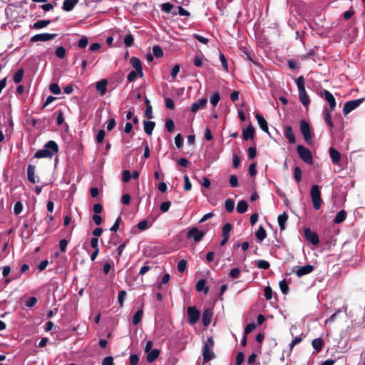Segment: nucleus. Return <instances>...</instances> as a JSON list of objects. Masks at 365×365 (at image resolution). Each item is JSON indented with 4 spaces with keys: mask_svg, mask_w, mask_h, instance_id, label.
I'll return each instance as SVG.
<instances>
[{
    "mask_svg": "<svg viewBox=\"0 0 365 365\" xmlns=\"http://www.w3.org/2000/svg\"><path fill=\"white\" fill-rule=\"evenodd\" d=\"M229 182L232 187H237L239 185L238 178L235 175L230 176Z\"/></svg>",
    "mask_w": 365,
    "mask_h": 365,
    "instance_id": "obj_45",
    "label": "nucleus"
},
{
    "mask_svg": "<svg viewBox=\"0 0 365 365\" xmlns=\"http://www.w3.org/2000/svg\"><path fill=\"white\" fill-rule=\"evenodd\" d=\"M57 36V34H38L33 36L30 41L31 42H37V41H51Z\"/></svg>",
    "mask_w": 365,
    "mask_h": 365,
    "instance_id": "obj_9",
    "label": "nucleus"
},
{
    "mask_svg": "<svg viewBox=\"0 0 365 365\" xmlns=\"http://www.w3.org/2000/svg\"><path fill=\"white\" fill-rule=\"evenodd\" d=\"M105 135H106V132H105L104 130H98V133L96 135V141L98 143H102L103 141V140H104Z\"/></svg>",
    "mask_w": 365,
    "mask_h": 365,
    "instance_id": "obj_57",
    "label": "nucleus"
},
{
    "mask_svg": "<svg viewBox=\"0 0 365 365\" xmlns=\"http://www.w3.org/2000/svg\"><path fill=\"white\" fill-rule=\"evenodd\" d=\"M288 216L286 214V212H284L282 215H279L277 218V221L279 223V226L280 227L281 230H283L285 229V223L287 220Z\"/></svg>",
    "mask_w": 365,
    "mask_h": 365,
    "instance_id": "obj_28",
    "label": "nucleus"
},
{
    "mask_svg": "<svg viewBox=\"0 0 365 365\" xmlns=\"http://www.w3.org/2000/svg\"><path fill=\"white\" fill-rule=\"evenodd\" d=\"M131 66L137 71L138 76L142 77L143 76L142 63L140 59L137 57L133 56L130 60Z\"/></svg>",
    "mask_w": 365,
    "mask_h": 365,
    "instance_id": "obj_12",
    "label": "nucleus"
},
{
    "mask_svg": "<svg viewBox=\"0 0 365 365\" xmlns=\"http://www.w3.org/2000/svg\"><path fill=\"white\" fill-rule=\"evenodd\" d=\"M56 56L59 58H63L66 56V49L63 46H58L55 52Z\"/></svg>",
    "mask_w": 365,
    "mask_h": 365,
    "instance_id": "obj_46",
    "label": "nucleus"
},
{
    "mask_svg": "<svg viewBox=\"0 0 365 365\" xmlns=\"http://www.w3.org/2000/svg\"><path fill=\"white\" fill-rule=\"evenodd\" d=\"M225 208L228 212H232L235 208V201L232 199H227L225 202Z\"/></svg>",
    "mask_w": 365,
    "mask_h": 365,
    "instance_id": "obj_37",
    "label": "nucleus"
},
{
    "mask_svg": "<svg viewBox=\"0 0 365 365\" xmlns=\"http://www.w3.org/2000/svg\"><path fill=\"white\" fill-rule=\"evenodd\" d=\"M196 289L199 292L203 291L205 294H207L209 291L208 287L206 286L205 279H200L196 284Z\"/></svg>",
    "mask_w": 365,
    "mask_h": 365,
    "instance_id": "obj_27",
    "label": "nucleus"
},
{
    "mask_svg": "<svg viewBox=\"0 0 365 365\" xmlns=\"http://www.w3.org/2000/svg\"><path fill=\"white\" fill-rule=\"evenodd\" d=\"M207 101L206 98H200L197 102L191 105L190 110L192 113H196L200 108H204L207 105Z\"/></svg>",
    "mask_w": 365,
    "mask_h": 365,
    "instance_id": "obj_14",
    "label": "nucleus"
},
{
    "mask_svg": "<svg viewBox=\"0 0 365 365\" xmlns=\"http://www.w3.org/2000/svg\"><path fill=\"white\" fill-rule=\"evenodd\" d=\"M122 222V219L120 217H118L116 220H115V222H114V224L113 225V226L110 227V231L111 232H117L118 230L119 229V226H120V222Z\"/></svg>",
    "mask_w": 365,
    "mask_h": 365,
    "instance_id": "obj_56",
    "label": "nucleus"
},
{
    "mask_svg": "<svg viewBox=\"0 0 365 365\" xmlns=\"http://www.w3.org/2000/svg\"><path fill=\"white\" fill-rule=\"evenodd\" d=\"M284 135L287 138L289 143L290 144L295 143V136L292 133V127L291 126H287L284 128Z\"/></svg>",
    "mask_w": 365,
    "mask_h": 365,
    "instance_id": "obj_24",
    "label": "nucleus"
},
{
    "mask_svg": "<svg viewBox=\"0 0 365 365\" xmlns=\"http://www.w3.org/2000/svg\"><path fill=\"white\" fill-rule=\"evenodd\" d=\"M24 71L23 68L19 69L14 75L13 79L16 83H20L24 77Z\"/></svg>",
    "mask_w": 365,
    "mask_h": 365,
    "instance_id": "obj_36",
    "label": "nucleus"
},
{
    "mask_svg": "<svg viewBox=\"0 0 365 365\" xmlns=\"http://www.w3.org/2000/svg\"><path fill=\"white\" fill-rule=\"evenodd\" d=\"M324 118L325 122L328 125V126L331 128H333L334 125L331 121V113H330V111L327 108H326L324 110Z\"/></svg>",
    "mask_w": 365,
    "mask_h": 365,
    "instance_id": "obj_38",
    "label": "nucleus"
},
{
    "mask_svg": "<svg viewBox=\"0 0 365 365\" xmlns=\"http://www.w3.org/2000/svg\"><path fill=\"white\" fill-rule=\"evenodd\" d=\"M38 300L35 297H31L26 300L25 304L28 307H33L36 304Z\"/></svg>",
    "mask_w": 365,
    "mask_h": 365,
    "instance_id": "obj_53",
    "label": "nucleus"
},
{
    "mask_svg": "<svg viewBox=\"0 0 365 365\" xmlns=\"http://www.w3.org/2000/svg\"><path fill=\"white\" fill-rule=\"evenodd\" d=\"M264 297L267 300H269L272 297V290L270 287H266L264 289Z\"/></svg>",
    "mask_w": 365,
    "mask_h": 365,
    "instance_id": "obj_61",
    "label": "nucleus"
},
{
    "mask_svg": "<svg viewBox=\"0 0 365 365\" xmlns=\"http://www.w3.org/2000/svg\"><path fill=\"white\" fill-rule=\"evenodd\" d=\"M220 100V96L218 93H213L210 97V103L213 106H216Z\"/></svg>",
    "mask_w": 365,
    "mask_h": 365,
    "instance_id": "obj_42",
    "label": "nucleus"
},
{
    "mask_svg": "<svg viewBox=\"0 0 365 365\" xmlns=\"http://www.w3.org/2000/svg\"><path fill=\"white\" fill-rule=\"evenodd\" d=\"M88 43V38L86 36L81 37V38L78 41V46L81 48H84L87 46Z\"/></svg>",
    "mask_w": 365,
    "mask_h": 365,
    "instance_id": "obj_59",
    "label": "nucleus"
},
{
    "mask_svg": "<svg viewBox=\"0 0 365 365\" xmlns=\"http://www.w3.org/2000/svg\"><path fill=\"white\" fill-rule=\"evenodd\" d=\"M146 353H147L146 359H147L148 362H149V363L153 362L160 356V350L156 349H153L152 351H149V352H146Z\"/></svg>",
    "mask_w": 365,
    "mask_h": 365,
    "instance_id": "obj_20",
    "label": "nucleus"
},
{
    "mask_svg": "<svg viewBox=\"0 0 365 365\" xmlns=\"http://www.w3.org/2000/svg\"><path fill=\"white\" fill-rule=\"evenodd\" d=\"M297 153L300 158L307 163H312V155L309 149L303 145H298L297 148Z\"/></svg>",
    "mask_w": 365,
    "mask_h": 365,
    "instance_id": "obj_5",
    "label": "nucleus"
},
{
    "mask_svg": "<svg viewBox=\"0 0 365 365\" xmlns=\"http://www.w3.org/2000/svg\"><path fill=\"white\" fill-rule=\"evenodd\" d=\"M133 41H134V38H133V35L129 34L126 35L124 38V44L126 46L130 47L133 44Z\"/></svg>",
    "mask_w": 365,
    "mask_h": 365,
    "instance_id": "obj_49",
    "label": "nucleus"
},
{
    "mask_svg": "<svg viewBox=\"0 0 365 365\" xmlns=\"http://www.w3.org/2000/svg\"><path fill=\"white\" fill-rule=\"evenodd\" d=\"M312 346L317 351H320L324 346L323 341L320 338L314 339L312 341Z\"/></svg>",
    "mask_w": 365,
    "mask_h": 365,
    "instance_id": "obj_35",
    "label": "nucleus"
},
{
    "mask_svg": "<svg viewBox=\"0 0 365 365\" xmlns=\"http://www.w3.org/2000/svg\"><path fill=\"white\" fill-rule=\"evenodd\" d=\"M295 83L297 84L298 92H299V97L300 102L302 104L307 107L310 103V99L309 97L306 92L305 90V85H304V78L303 76H299L295 80Z\"/></svg>",
    "mask_w": 365,
    "mask_h": 365,
    "instance_id": "obj_2",
    "label": "nucleus"
},
{
    "mask_svg": "<svg viewBox=\"0 0 365 365\" xmlns=\"http://www.w3.org/2000/svg\"><path fill=\"white\" fill-rule=\"evenodd\" d=\"M255 235L259 242H261L266 238L267 233L262 226H260L259 227V229L257 230V231L255 233Z\"/></svg>",
    "mask_w": 365,
    "mask_h": 365,
    "instance_id": "obj_29",
    "label": "nucleus"
},
{
    "mask_svg": "<svg viewBox=\"0 0 365 365\" xmlns=\"http://www.w3.org/2000/svg\"><path fill=\"white\" fill-rule=\"evenodd\" d=\"M232 225L230 223H226L222 227V237H230L229 234L230 231L232 230Z\"/></svg>",
    "mask_w": 365,
    "mask_h": 365,
    "instance_id": "obj_41",
    "label": "nucleus"
},
{
    "mask_svg": "<svg viewBox=\"0 0 365 365\" xmlns=\"http://www.w3.org/2000/svg\"><path fill=\"white\" fill-rule=\"evenodd\" d=\"M255 130L252 125H248L246 129L242 131L243 138L246 140L254 138Z\"/></svg>",
    "mask_w": 365,
    "mask_h": 365,
    "instance_id": "obj_23",
    "label": "nucleus"
},
{
    "mask_svg": "<svg viewBox=\"0 0 365 365\" xmlns=\"http://www.w3.org/2000/svg\"><path fill=\"white\" fill-rule=\"evenodd\" d=\"M68 243V242L66 239H63L60 241L59 248L62 252H65L66 251Z\"/></svg>",
    "mask_w": 365,
    "mask_h": 365,
    "instance_id": "obj_60",
    "label": "nucleus"
},
{
    "mask_svg": "<svg viewBox=\"0 0 365 365\" xmlns=\"http://www.w3.org/2000/svg\"><path fill=\"white\" fill-rule=\"evenodd\" d=\"M306 239L312 244L316 245L319 244V240L317 233L312 232L310 228H306L304 230Z\"/></svg>",
    "mask_w": 365,
    "mask_h": 365,
    "instance_id": "obj_11",
    "label": "nucleus"
},
{
    "mask_svg": "<svg viewBox=\"0 0 365 365\" xmlns=\"http://www.w3.org/2000/svg\"><path fill=\"white\" fill-rule=\"evenodd\" d=\"M175 143L178 148H181L183 145V140L182 137L180 134H178L175 137Z\"/></svg>",
    "mask_w": 365,
    "mask_h": 365,
    "instance_id": "obj_54",
    "label": "nucleus"
},
{
    "mask_svg": "<svg viewBox=\"0 0 365 365\" xmlns=\"http://www.w3.org/2000/svg\"><path fill=\"white\" fill-rule=\"evenodd\" d=\"M175 10L177 11V14H178L180 16H190V13L187 10L184 9L182 6H178Z\"/></svg>",
    "mask_w": 365,
    "mask_h": 365,
    "instance_id": "obj_62",
    "label": "nucleus"
},
{
    "mask_svg": "<svg viewBox=\"0 0 365 365\" xmlns=\"http://www.w3.org/2000/svg\"><path fill=\"white\" fill-rule=\"evenodd\" d=\"M193 63L195 66L200 67L202 64V58L200 55H196L193 59Z\"/></svg>",
    "mask_w": 365,
    "mask_h": 365,
    "instance_id": "obj_63",
    "label": "nucleus"
},
{
    "mask_svg": "<svg viewBox=\"0 0 365 365\" xmlns=\"http://www.w3.org/2000/svg\"><path fill=\"white\" fill-rule=\"evenodd\" d=\"M302 173L299 167H296L294 170V177L297 182L302 180Z\"/></svg>",
    "mask_w": 365,
    "mask_h": 365,
    "instance_id": "obj_44",
    "label": "nucleus"
},
{
    "mask_svg": "<svg viewBox=\"0 0 365 365\" xmlns=\"http://www.w3.org/2000/svg\"><path fill=\"white\" fill-rule=\"evenodd\" d=\"M108 85V81L106 79H102L98 81L96 85V90L100 93L101 96H103L106 93V87Z\"/></svg>",
    "mask_w": 365,
    "mask_h": 365,
    "instance_id": "obj_17",
    "label": "nucleus"
},
{
    "mask_svg": "<svg viewBox=\"0 0 365 365\" xmlns=\"http://www.w3.org/2000/svg\"><path fill=\"white\" fill-rule=\"evenodd\" d=\"M145 103L146 105L145 115L148 119H151L153 118L152 106L150 105V101L148 98H145Z\"/></svg>",
    "mask_w": 365,
    "mask_h": 365,
    "instance_id": "obj_32",
    "label": "nucleus"
},
{
    "mask_svg": "<svg viewBox=\"0 0 365 365\" xmlns=\"http://www.w3.org/2000/svg\"><path fill=\"white\" fill-rule=\"evenodd\" d=\"M174 9L173 5L170 3H165L161 4V9L166 13H171L173 14H177V11Z\"/></svg>",
    "mask_w": 365,
    "mask_h": 365,
    "instance_id": "obj_33",
    "label": "nucleus"
},
{
    "mask_svg": "<svg viewBox=\"0 0 365 365\" xmlns=\"http://www.w3.org/2000/svg\"><path fill=\"white\" fill-rule=\"evenodd\" d=\"M329 155L332 163L335 165L338 164L341 160V154L334 148H329Z\"/></svg>",
    "mask_w": 365,
    "mask_h": 365,
    "instance_id": "obj_19",
    "label": "nucleus"
},
{
    "mask_svg": "<svg viewBox=\"0 0 365 365\" xmlns=\"http://www.w3.org/2000/svg\"><path fill=\"white\" fill-rule=\"evenodd\" d=\"M144 130L148 135H151L155 128V123L153 121H143Z\"/></svg>",
    "mask_w": 365,
    "mask_h": 365,
    "instance_id": "obj_26",
    "label": "nucleus"
},
{
    "mask_svg": "<svg viewBox=\"0 0 365 365\" xmlns=\"http://www.w3.org/2000/svg\"><path fill=\"white\" fill-rule=\"evenodd\" d=\"M187 262L185 259H181L178 264V270L179 272L182 273L186 270Z\"/></svg>",
    "mask_w": 365,
    "mask_h": 365,
    "instance_id": "obj_48",
    "label": "nucleus"
},
{
    "mask_svg": "<svg viewBox=\"0 0 365 365\" xmlns=\"http://www.w3.org/2000/svg\"><path fill=\"white\" fill-rule=\"evenodd\" d=\"M212 317V312L210 309H207L204 310L202 313V322L205 326H207L210 324Z\"/></svg>",
    "mask_w": 365,
    "mask_h": 365,
    "instance_id": "obj_22",
    "label": "nucleus"
},
{
    "mask_svg": "<svg viewBox=\"0 0 365 365\" xmlns=\"http://www.w3.org/2000/svg\"><path fill=\"white\" fill-rule=\"evenodd\" d=\"M363 98L356 99L345 103L343 108V113L346 115L356 108L362 103Z\"/></svg>",
    "mask_w": 365,
    "mask_h": 365,
    "instance_id": "obj_7",
    "label": "nucleus"
},
{
    "mask_svg": "<svg viewBox=\"0 0 365 365\" xmlns=\"http://www.w3.org/2000/svg\"><path fill=\"white\" fill-rule=\"evenodd\" d=\"M255 118L257 120V123H258L260 128L265 133H269L267 123L266 120L264 118V117L262 115H259V113H257L255 115Z\"/></svg>",
    "mask_w": 365,
    "mask_h": 365,
    "instance_id": "obj_18",
    "label": "nucleus"
},
{
    "mask_svg": "<svg viewBox=\"0 0 365 365\" xmlns=\"http://www.w3.org/2000/svg\"><path fill=\"white\" fill-rule=\"evenodd\" d=\"M101 365H114L113 356H106L102 361Z\"/></svg>",
    "mask_w": 365,
    "mask_h": 365,
    "instance_id": "obj_64",
    "label": "nucleus"
},
{
    "mask_svg": "<svg viewBox=\"0 0 365 365\" xmlns=\"http://www.w3.org/2000/svg\"><path fill=\"white\" fill-rule=\"evenodd\" d=\"M143 316V304L140 305V309L135 313L132 322L134 325L138 324L142 320Z\"/></svg>",
    "mask_w": 365,
    "mask_h": 365,
    "instance_id": "obj_21",
    "label": "nucleus"
},
{
    "mask_svg": "<svg viewBox=\"0 0 365 365\" xmlns=\"http://www.w3.org/2000/svg\"><path fill=\"white\" fill-rule=\"evenodd\" d=\"M214 341L212 337L207 338L202 349L203 360L209 361L215 358L213 352Z\"/></svg>",
    "mask_w": 365,
    "mask_h": 365,
    "instance_id": "obj_4",
    "label": "nucleus"
},
{
    "mask_svg": "<svg viewBox=\"0 0 365 365\" xmlns=\"http://www.w3.org/2000/svg\"><path fill=\"white\" fill-rule=\"evenodd\" d=\"M131 178L130 172L128 170H125L122 173V180L124 182H128Z\"/></svg>",
    "mask_w": 365,
    "mask_h": 365,
    "instance_id": "obj_58",
    "label": "nucleus"
},
{
    "mask_svg": "<svg viewBox=\"0 0 365 365\" xmlns=\"http://www.w3.org/2000/svg\"><path fill=\"white\" fill-rule=\"evenodd\" d=\"M126 292L125 290H121L118 292V302L119 303L120 307H123L124 306V300L126 297Z\"/></svg>",
    "mask_w": 365,
    "mask_h": 365,
    "instance_id": "obj_39",
    "label": "nucleus"
},
{
    "mask_svg": "<svg viewBox=\"0 0 365 365\" xmlns=\"http://www.w3.org/2000/svg\"><path fill=\"white\" fill-rule=\"evenodd\" d=\"M300 130L303 135L304 140L309 145L312 144V135L309 125L304 120L300 122Z\"/></svg>",
    "mask_w": 365,
    "mask_h": 365,
    "instance_id": "obj_6",
    "label": "nucleus"
},
{
    "mask_svg": "<svg viewBox=\"0 0 365 365\" xmlns=\"http://www.w3.org/2000/svg\"><path fill=\"white\" fill-rule=\"evenodd\" d=\"M22 210H23V205H22L21 202H20V201L16 202L14 207V214L16 215H19L22 212Z\"/></svg>",
    "mask_w": 365,
    "mask_h": 365,
    "instance_id": "obj_51",
    "label": "nucleus"
},
{
    "mask_svg": "<svg viewBox=\"0 0 365 365\" xmlns=\"http://www.w3.org/2000/svg\"><path fill=\"white\" fill-rule=\"evenodd\" d=\"M187 317L189 323L194 325L200 318V312L195 307H189L187 308Z\"/></svg>",
    "mask_w": 365,
    "mask_h": 365,
    "instance_id": "obj_8",
    "label": "nucleus"
},
{
    "mask_svg": "<svg viewBox=\"0 0 365 365\" xmlns=\"http://www.w3.org/2000/svg\"><path fill=\"white\" fill-rule=\"evenodd\" d=\"M49 90L55 95H58L61 93V88L57 83H51L49 86Z\"/></svg>",
    "mask_w": 365,
    "mask_h": 365,
    "instance_id": "obj_47",
    "label": "nucleus"
},
{
    "mask_svg": "<svg viewBox=\"0 0 365 365\" xmlns=\"http://www.w3.org/2000/svg\"><path fill=\"white\" fill-rule=\"evenodd\" d=\"M58 152V146L57 143L53 140H49L44 145V148L39 150L36 152L34 158H51L53 156L54 153Z\"/></svg>",
    "mask_w": 365,
    "mask_h": 365,
    "instance_id": "obj_1",
    "label": "nucleus"
},
{
    "mask_svg": "<svg viewBox=\"0 0 365 365\" xmlns=\"http://www.w3.org/2000/svg\"><path fill=\"white\" fill-rule=\"evenodd\" d=\"M165 128L168 132L172 133L175 129V123L172 119L167 118L165 120Z\"/></svg>",
    "mask_w": 365,
    "mask_h": 365,
    "instance_id": "obj_40",
    "label": "nucleus"
},
{
    "mask_svg": "<svg viewBox=\"0 0 365 365\" xmlns=\"http://www.w3.org/2000/svg\"><path fill=\"white\" fill-rule=\"evenodd\" d=\"M247 207H248L247 202L245 200H240L237 203V212L242 214L247 211Z\"/></svg>",
    "mask_w": 365,
    "mask_h": 365,
    "instance_id": "obj_34",
    "label": "nucleus"
},
{
    "mask_svg": "<svg viewBox=\"0 0 365 365\" xmlns=\"http://www.w3.org/2000/svg\"><path fill=\"white\" fill-rule=\"evenodd\" d=\"M183 180H184V187H183L184 190L185 191L190 190L192 188V184L190 181L189 177L185 175L183 177Z\"/></svg>",
    "mask_w": 365,
    "mask_h": 365,
    "instance_id": "obj_50",
    "label": "nucleus"
},
{
    "mask_svg": "<svg viewBox=\"0 0 365 365\" xmlns=\"http://www.w3.org/2000/svg\"><path fill=\"white\" fill-rule=\"evenodd\" d=\"M280 289L283 294H287L289 290L288 285L284 279L282 280L279 283Z\"/></svg>",
    "mask_w": 365,
    "mask_h": 365,
    "instance_id": "obj_55",
    "label": "nucleus"
},
{
    "mask_svg": "<svg viewBox=\"0 0 365 365\" xmlns=\"http://www.w3.org/2000/svg\"><path fill=\"white\" fill-rule=\"evenodd\" d=\"M56 113L57 114L56 123L58 125H61L64 121L63 113L61 110H58Z\"/></svg>",
    "mask_w": 365,
    "mask_h": 365,
    "instance_id": "obj_52",
    "label": "nucleus"
},
{
    "mask_svg": "<svg viewBox=\"0 0 365 365\" xmlns=\"http://www.w3.org/2000/svg\"><path fill=\"white\" fill-rule=\"evenodd\" d=\"M51 21L50 20H39L35 22L33 24V29H40L42 28H44L47 26L48 24H50Z\"/></svg>",
    "mask_w": 365,
    "mask_h": 365,
    "instance_id": "obj_31",
    "label": "nucleus"
},
{
    "mask_svg": "<svg viewBox=\"0 0 365 365\" xmlns=\"http://www.w3.org/2000/svg\"><path fill=\"white\" fill-rule=\"evenodd\" d=\"M314 270V267L310 264H307L298 268L296 271V274L301 277L304 275L311 273Z\"/></svg>",
    "mask_w": 365,
    "mask_h": 365,
    "instance_id": "obj_15",
    "label": "nucleus"
},
{
    "mask_svg": "<svg viewBox=\"0 0 365 365\" xmlns=\"http://www.w3.org/2000/svg\"><path fill=\"white\" fill-rule=\"evenodd\" d=\"M35 170L36 168L33 165H29L27 167V176L28 180L29 182L32 183L36 182V178H35Z\"/></svg>",
    "mask_w": 365,
    "mask_h": 365,
    "instance_id": "obj_25",
    "label": "nucleus"
},
{
    "mask_svg": "<svg viewBox=\"0 0 365 365\" xmlns=\"http://www.w3.org/2000/svg\"><path fill=\"white\" fill-rule=\"evenodd\" d=\"M79 0H64L62 5V9L65 11H71L73 9Z\"/></svg>",
    "mask_w": 365,
    "mask_h": 365,
    "instance_id": "obj_16",
    "label": "nucleus"
},
{
    "mask_svg": "<svg viewBox=\"0 0 365 365\" xmlns=\"http://www.w3.org/2000/svg\"><path fill=\"white\" fill-rule=\"evenodd\" d=\"M257 267L259 269H267L269 267V263L266 260L260 259L257 261Z\"/></svg>",
    "mask_w": 365,
    "mask_h": 365,
    "instance_id": "obj_43",
    "label": "nucleus"
},
{
    "mask_svg": "<svg viewBox=\"0 0 365 365\" xmlns=\"http://www.w3.org/2000/svg\"><path fill=\"white\" fill-rule=\"evenodd\" d=\"M204 236L205 232L199 230L197 227L191 228L187 235L188 238L193 239L195 242H200Z\"/></svg>",
    "mask_w": 365,
    "mask_h": 365,
    "instance_id": "obj_10",
    "label": "nucleus"
},
{
    "mask_svg": "<svg viewBox=\"0 0 365 365\" xmlns=\"http://www.w3.org/2000/svg\"><path fill=\"white\" fill-rule=\"evenodd\" d=\"M346 212L344 210H340L336 215L334 222L335 224H339L345 220Z\"/></svg>",
    "mask_w": 365,
    "mask_h": 365,
    "instance_id": "obj_30",
    "label": "nucleus"
},
{
    "mask_svg": "<svg viewBox=\"0 0 365 365\" xmlns=\"http://www.w3.org/2000/svg\"><path fill=\"white\" fill-rule=\"evenodd\" d=\"M324 98L329 105L330 111H333L336 108V101L334 96L328 91H324Z\"/></svg>",
    "mask_w": 365,
    "mask_h": 365,
    "instance_id": "obj_13",
    "label": "nucleus"
},
{
    "mask_svg": "<svg viewBox=\"0 0 365 365\" xmlns=\"http://www.w3.org/2000/svg\"><path fill=\"white\" fill-rule=\"evenodd\" d=\"M310 196L313 203V207L316 210L320 209L322 200L321 197L320 187L317 185L312 186L310 190Z\"/></svg>",
    "mask_w": 365,
    "mask_h": 365,
    "instance_id": "obj_3",
    "label": "nucleus"
}]
</instances>
